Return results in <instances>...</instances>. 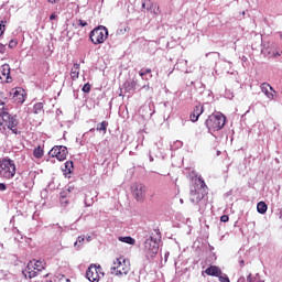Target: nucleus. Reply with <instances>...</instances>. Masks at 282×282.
<instances>
[{
    "instance_id": "obj_11",
    "label": "nucleus",
    "mask_w": 282,
    "mask_h": 282,
    "mask_svg": "<svg viewBox=\"0 0 282 282\" xmlns=\"http://www.w3.org/2000/svg\"><path fill=\"white\" fill-rule=\"evenodd\" d=\"M260 89L269 100H274V97L276 96V90H274V88H272L270 84L262 83L260 85Z\"/></svg>"
},
{
    "instance_id": "obj_28",
    "label": "nucleus",
    "mask_w": 282,
    "mask_h": 282,
    "mask_svg": "<svg viewBox=\"0 0 282 282\" xmlns=\"http://www.w3.org/2000/svg\"><path fill=\"white\" fill-rule=\"evenodd\" d=\"M33 265H34V269H36V271L37 272H43V270H44V265H43V262H41V261H35V262H33Z\"/></svg>"
},
{
    "instance_id": "obj_40",
    "label": "nucleus",
    "mask_w": 282,
    "mask_h": 282,
    "mask_svg": "<svg viewBox=\"0 0 282 282\" xmlns=\"http://www.w3.org/2000/svg\"><path fill=\"white\" fill-rule=\"evenodd\" d=\"M142 89H145V91H149V89H151V86H150L149 84L143 85V86H142Z\"/></svg>"
},
{
    "instance_id": "obj_30",
    "label": "nucleus",
    "mask_w": 282,
    "mask_h": 282,
    "mask_svg": "<svg viewBox=\"0 0 282 282\" xmlns=\"http://www.w3.org/2000/svg\"><path fill=\"white\" fill-rule=\"evenodd\" d=\"M59 202L61 206H63L64 208H66L67 204H69V199H67V197L63 195L61 196Z\"/></svg>"
},
{
    "instance_id": "obj_1",
    "label": "nucleus",
    "mask_w": 282,
    "mask_h": 282,
    "mask_svg": "<svg viewBox=\"0 0 282 282\" xmlns=\"http://www.w3.org/2000/svg\"><path fill=\"white\" fill-rule=\"evenodd\" d=\"M193 182L194 185L189 192L191 202L193 204H199L208 195V186L202 177H195Z\"/></svg>"
},
{
    "instance_id": "obj_24",
    "label": "nucleus",
    "mask_w": 282,
    "mask_h": 282,
    "mask_svg": "<svg viewBox=\"0 0 282 282\" xmlns=\"http://www.w3.org/2000/svg\"><path fill=\"white\" fill-rule=\"evenodd\" d=\"M107 127H109V122L102 121L97 124V131H102V133H107Z\"/></svg>"
},
{
    "instance_id": "obj_13",
    "label": "nucleus",
    "mask_w": 282,
    "mask_h": 282,
    "mask_svg": "<svg viewBox=\"0 0 282 282\" xmlns=\"http://www.w3.org/2000/svg\"><path fill=\"white\" fill-rule=\"evenodd\" d=\"M39 273L40 271L34 269V262H30L24 271V276L26 279H34V276H39Z\"/></svg>"
},
{
    "instance_id": "obj_18",
    "label": "nucleus",
    "mask_w": 282,
    "mask_h": 282,
    "mask_svg": "<svg viewBox=\"0 0 282 282\" xmlns=\"http://www.w3.org/2000/svg\"><path fill=\"white\" fill-rule=\"evenodd\" d=\"M148 6V8H147ZM142 8H147V10L149 12H153L154 14H158V12H160V7L153 4V2H151V0H147L145 2L142 3ZM158 10V11H155Z\"/></svg>"
},
{
    "instance_id": "obj_31",
    "label": "nucleus",
    "mask_w": 282,
    "mask_h": 282,
    "mask_svg": "<svg viewBox=\"0 0 282 282\" xmlns=\"http://www.w3.org/2000/svg\"><path fill=\"white\" fill-rule=\"evenodd\" d=\"M82 91H84V94H89V91H91V84L86 83L83 88Z\"/></svg>"
},
{
    "instance_id": "obj_3",
    "label": "nucleus",
    "mask_w": 282,
    "mask_h": 282,
    "mask_svg": "<svg viewBox=\"0 0 282 282\" xmlns=\"http://www.w3.org/2000/svg\"><path fill=\"white\" fill-rule=\"evenodd\" d=\"M17 175V164L11 159L0 160V177L2 180H12Z\"/></svg>"
},
{
    "instance_id": "obj_2",
    "label": "nucleus",
    "mask_w": 282,
    "mask_h": 282,
    "mask_svg": "<svg viewBox=\"0 0 282 282\" xmlns=\"http://www.w3.org/2000/svg\"><path fill=\"white\" fill-rule=\"evenodd\" d=\"M110 272L115 276H127L131 272V261L124 257L117 258L113 261Z\"/></svg>"
},
{
    "instance_id": "obj_15",
    "label": "nucleus",
    "mask_w": 282,
    "mask_h": 282,
    "mask_svg": "<svg viewBox=\"0 0 282 282\" xmlns=\"http://www.w3.org/2000/svg\"><path fill=\"white\" fill-rule=\"evenodd\" d=\"M205 274H207V276H221L223 272L221 269L217 265H210L205 270Z\"/></svg>"
},
{
    "instance_id": "obj_29",
    "label": "nucleus",
    "mask_w": 282,
    "mask_h": 282,
    "mask_svg": "<svg viewBox=\"0 0 282 282\" xmlns=\"http://www.w3.org/2000/svg\"><path fill=\"white\" fill-rule=\"evenodd\" d=\"M8 23V21L2 20L0 21V36H3L4 32H6V24Z\"/></svg>"
},
{
    "instance_id": "obj_42",
    "label": "nucleus",
    "mask_w": 282,
    "mask_h": 282,
    "mask_svg": "<svg viewBox=\"0 0 282 282\" xmlns=\"http://www.w3.org/2000/svg\"><path fill=\"white\" fill-rule=\"evenodd\" d=\"M278 56H281V53L274 52V53H273V58H276Z\"/></svg>"
},
{
    "instance_id": "obj_17",
    "label": "nucleus",
    "mask_w": 282,
    "mask_h": 282,
    "mask_svg": "<svg viewBox=\"0 0 282 282\" xmlns=\"http://www.w3.org/2000/svg\"><path fill=\"white\" fill-rule=\"evenodd\" d=\"M80 77V64L75 63L70 69V78L72 80H78Z\"/></svg>"
},
{
    "instance_id": "obj_27",
    "label": "nucleus",
    "mask_w": 282,
    "mask_h": 282,
    "mask_svg": "<svg viewBox=\"0 0 282 282\" xmlns=\"http://www.w3.org/2000/svg\"><path fill=\"white\" fill-rule=\"evenodd\" d=\"M34 113H43V102H37L33 107Z\"/></svg>"
},
{
    "instance_id": "obj_22",
    "label": "nucleus",
    "mask_w": 282,
    "mask_h": 282,
    "mask_svg": "<svg viewBox=\"0 0 282 282\" xmlns=\"http://www.w3.org/2000/svg\"><path fill=\"white\" fill-rule=\"evenodd\" d=\"M8 109H6V104L2 101L0 102V118H2V120H8Z\"/></svg>"
},
{
    "instance_id": "obj_10",
    "label": "nucleus",
    "mask_w": 282,
    "mask_h": 282,
    "mask_svg": "<svg viewBox=\"0 0 282 282\" xmlns=\"http://www.w3.org/2000/svg\"><path fill=\"white\" fill-rule=\"evenodd\" d=\"M11 96H13L14 102H18L19 105H22V102H25V90L21 87L13 88L10 91Z\"/></svg>"
},
{
    "instance_id": "obj_37",
    "label": "nucleus",
    "mask_w": 282,
    "mask_h": 282,
    "mask_svg": "<svg viewBox=\"0 0 282 282\" xmlns=\"http://www.w3.org/2000/svg\"><path fill=\"white\" fill-rule=\"evenodd\" d=\"M56 282H70V281L65 275H63L62 278L57 279Z\"/></svg>"
},
{
    "instance_id": "obj_32",
    "label": "nucleus",
    "mask_w": 282,
    "mask_h": 282,
    "mask_svg": "<svg viewBox=\"0 0 282 282\" xmlns=\"http://www.w3.org/2000/svg\"><path fill=\"white\" fill-rule=\"evenodd\" d=\"M17 45H19V41H17V40H11L9 42L10 50H14V47H17Z\"/></svg>"
},
{
    "instance_id": "obj_14",
    "label": "nucleus",
    "mask_w": 282,
    "mask_h": 282,
    "mask_svg": "<svg viewBox=\"0 0 282 282\" xmlns=\"http://www.w3.org/2000/svg\"><path fill=\"white\" fill-rule=\"evenodd\" d=\"M204 113V106H195L193 112L189 116V120L192 122H197L199 120V117Z\"/></svg>"
},
{
    "instance_id": "obj_9",
    "label": "nucleus",
    "mask_w": 282,
    "mask_h": 282,
    "mask_svg": "<svg viewBox=\"0 0 282 282\" xmlns=\"http://www.w3.org/2000/svg\"><path fill=\"white\" fill-rule=\"evenodd\" d=\"M68 153L69 152L65 145H55L48 152V155H51V158H56V160L59 162H65V160H67Z\"/></svg>"
},
{
    "instance_id": "obj_38",
    "label": "nucleus",
    "mask_w": 282,
    "mask_h": 282,
    "mask_svg": "<svg viewBox=\"0 0 282 282\" xmlns=\"http://www.w3.org/2000/svg\"><path fill=\"white\" fill-rule=\"evenodd\" d=\"M8 186L6 185V183H0V191H7Z\"/></svg>"
},
{
    "instance_id": "obj_34",
    "label": "nucleus",
    "mask_w": 282,
    "mask_h": 282,
    "mask_svg": "<svg viewBox=\"0 0 282 282\" xmlns=\"http://www.w3.org/2000/svg\"><path fill=\"white\" fill-rule=\"evenodd\" d=\"M135 85H138V83H135V80H132V82L128 83L127 88L128 89H134Z\"/></svg>"
},
{
    "instance_id": "obj_21",
    "label": "nucleus",
    "mask_w": 282,
    "mask_h": 282,
    "mask_svg": "<svg viewBox=\"0 0 282 282\" xmlns=\"http://www.w3.org/2000/svg\"><path fill=\"white\" fill-rule=\"evenodd\" d=\"M257 210L260 213V215H265V213H268V205L265 202H259L257 205Z\"/></svg>"
},
{
    "instance_id": "obj_8",
    "label": "nucleus",
    "mask_w": 282,
    "mask_h": 282,
    "mask_svg": "<svg viewBox=\"0 0 282 282\" xmlns=\"http://www.w3.org/2000/svg\"><path fill=\"white\" fill-rule=\"evenodd\" d=\"M147 191L148 188L142 183H133L131 185L132 197L138 202H144V199H147Z\"/></svg>"
},
{
    "instance_id": "obj_20",
    "label": "nucleus",
    "mask_w": 282,
    "mask_h": 282,
    "mask_svg": "<svg viewBox=\"0 0 282 282\" xmlns=\"http://www.w3.org/2000/svg\"><path fill=\"white\" fill-rule=\"evenodd\" d=\"M153 70L151 68H141L139 70V76L142 78V80H149V78H147V74H150V78H153V75L151 74Z\"/></svg>"
},
{
    "instance_id": "obj_16",
    "label": "nucleus",
    "mask_w": 282,
    "mask_h": 282,
    "mask_svg": "<svg viewBox=\"0 0 282 282\" xmlns=\"http://www.w3.org/2000/svg\"><path fill=\"white\" fill-rule=\"evenodd\" d=\"M2 120L4 122H8V129H11L13 133H17V124H19V122L17 121V119H14V117L10 116L9 113L8 118Z\"/></svg>"
},
{
    "instance_id": "obj_26",
    "label": "nucleus",
    "mask_w": 282,
    "mask_h": 282,
    "mask_svg": "<svg viewBox=\"0 0 282 282\" xmlns=\"http://www.w3.org/2000/svg\"><path fill=\"white\" fill-rule=\"evenodd\" d=\"M74 171V162L73 161H67L65 163V173H72Z\"/></svg>"
},
{
    "instance_id": "obj_35",
    "label": "nucleus",
    "mask_w": 282,
    "mask_h": 282,
    "mask_svg": "<svg viewBox=\"0 0 282 282\" xmlns=\"http://www.w3.org/2000/svg\"><path fill=\"white\" fill-rule=\"evenodd\" d=\"M83 241H85V236H79L78 238H77V241L75 242V248H76V246H78V243H83Z\"/></svg>"
},
{
    "instance_id": "obj_43",
    "label": "nucleus",
    "mask_w": 282,
    "mask_h": 282,
    "mask_svg": "<svg viewBox=\"0 0 282 282\" xmlns=\"http://www.w3.org/2000/svg\"><path fill=\"white\" fill-rule=\"evenodd\" d=\"M242 17H246V11H242Z\"/></svg>"
},
{
    "instance_id": "obj_33",
    "label": "nucleus",
    "mask_w": 282,
    "mask_h": 282,
    "mask_svg": "<svg viewBox=\"0 0 282 282\" xmlns=\"http://www.w3.org/2000/svg\"><path fill=\"white\" fill-rule=\"evenodd\" d=\"M218 279H219V281L220 282H230V278H228V275H226V274H220L219 276H218Z\"/></svg>"
},
{
    "instance_id": "obj_23",
    "label": "nucleus",
    "mask_w": 282,
    "mask_h": 282,
    "mask_svg": "<svg viewBox=\"0 0 282 282\" xmlns=\"http://www.w3.org/2000/svg\"><path fill=\"white\" fill-rule=\"evenodd\" d=\"M119 241H121L122 243H129V246H135V239L130 236L119 237Z\"/></svg>"
},
{
    "instance_id": "obj_19",
    "label": "nucleus",
    "mask_w": 282,
    "mask_h": 282,
    "mask_svg": "<svg viewBox=\"0 0 282 282\" xmlns=\"http://www.w3.org/2000/svg\"><path fill=\"white\" fill-rule=\"evenodd\" d=\"M43 155H45V150H43V147L37 145L36 148H34L33 156L35 158V160H41Z\"/></svg>"
},
{
    "instance_id": "obj_4",
    "label": "nucleus",
    "mask_w": 282,
    "mask_h": 282,
    "mask_svg": "<svg viewBox=\"0 0 282 282\" xmlns=\"http://www.w3.org/2000/svg\"><path fill=\"white\" fill-rule=\"evenodd\" d=\"M205 124L208 131H221L226 124V116L221 112L210 115L205 121Z\"/></svg>"
},
{
    "instance_id": "obj_12",
    "label": "nucleus",
    "mask_w": 282,
    "mask_h": 282,
    "mask_svg": "<svg viewBox=\"0 0 282 282\" xmlns=\"http://www.w3.org/2000/svg\"><path fill=\"white\" fill-rule=\"evenodd\" d=\"M0 80H2V83H12V77L10 76V64H3L0 67Z\"/></svg>"
},
{
    "instance_id": "obj_6",
    "label": "nucleus",
    "mask_w": 282,
    "mask_h": 282,
    "mask_svg": "<svg viewBox=\"0 0 282 282\" xmlns=\"http://www.w3.org/2000/svg\"><path fill=\"white\" fill-rule=\"evenodd\" d=\"M105 276V272H102V267L90 264L86 271V278L90 282H99L100 278Z\"/></svg>"
},
{
    "instance_id": "obj_7",
    "label": "nucleus",
    "mask_w": 282,
    "mask_h": 282,
    "mask_svg": "<svg viewBox=\"0 0 282 282\" xmlns=\"http://www.w3.org/2000/svg\"><path fill=\"white\" fill-rule=\"evenodd\" d=\"M144 250H145L147 257H150L151 259H153V257H155V254L160 252V243H158L156 239H154L153 237H150L144 242Z\"/></svg>"
},
{
    "instance_id": "obj_25",
    "label": "nucleus",
    "mask_w": 282,
    "mask_h": 282,
    "mask_svg": "<svg viewBox=\"0 0 282 282\" xmlns=\"http://www.w3.org/2000/svg\"><path fill=\"white\" fill-rule=\"evenodd\" d=\"M74 28H87L88 23L85 20H75V23H73Z\"/></svg>"
},
{
    "instance_id": "obj_41",
    "label": "nucleus",
    "mask_w": 282,
    "mask_h": 282,
    "mask_svg": "<svg viewBox=\"0 0 282 282\" xmlns=\"http://www.w3.org/2000/svg\"><path fill=\"white\" fill-rule=\"evenodd\" d=\"M0 52H1V54H3V52H6V45L0 44Z\"/></svg>"
},
{
    "instance_id": "obj_39",
    "label": "nucleus",
    "mask_w": 282,
    "mask_h": 282,
    "mask_svg": "<svg viewBox=\"0 0 282 282\" xmlns=\"http://www.w3.org/2000/svg\"><path fill=\"white\" fill-rule=\"evenodd\" d=\"M54 19H58V15H56V13H52L50 15V21H54Z\"/></svg>"
},
{
    "instance_id": "obj_36",
    "label": "nucleus",
    "mask_w": 282,
    "mask_h": 282,
    "mask_svg": "<svg viewBox=\"0 0 282 282\" xmlns=\"http://www.w3.org/2000/svg\"><path fill=\"white\" fill-rule=\"evenodd\" d=\"M229 219H230V217H228V215H223V216L220 217V221H223V224L228 223Z\"/></svg>"
},
{
    "instance_id": "obj_5",
    "label": "nucleus",
    "mask_w": 282,
    "mask_h": 282,
    "mask_svg": "<svg viewBox=\"0 0 282 282\" xmlns=\"http://www.w3.org/2000/svg\"><path fill=\"white\" fill-rule=\"evenodd\" d=\"M107 39H109V30H107L104 25L95 28L89 33V41L93 45H102Z\"/></svg>"
}]
</instances>
